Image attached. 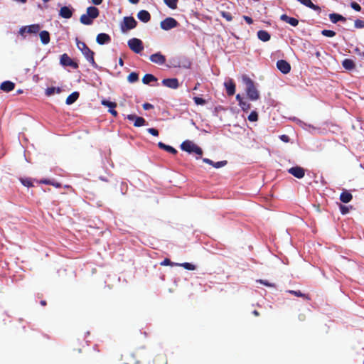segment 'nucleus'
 <instances>
[{
    "mask_svg": "<svg viewBox=\"0 0 364 364\" xmlns=\"http://www.w3.org/2000/svg\"><path fill=\"white\" fill-rule=\"evenodd\" d=\"M109 112L114 117H116L117 115V111L114 109V108H110L109 109Z\"/></svg>",
    "mask_w": 364,
    "mask_h": 364,
    "instance_id": "nucleus-53",
    "label": "nucleus"
},
{
    "mask_svg": "<svg viewBox=\"0 0 364 364\" xmlns=\"http://www.w3.org/2000/svg\"><path fill=\"white\" fill-rule=\"evenodd\" d=\"M96 41L100 45L109 43L111 41L110 36L107 33H100L97 36Z\"/></svg>",
    "mask_w": 364,
    "mask_h": 364,
    "instance_id": "nucleus-14",
    "label": "nucleus"
},
{
    "mask_svg": "<svg viewBox=\"0 0 364 364\" xmlns=\"http://www.w3.org/2000/svg\"><path fill=\"white\" fill-rule=\"evenodd\" d=\"M137 18L142 22L146 23L150 20L151 16H150V14L147 11L141 10L137 14Z\"/></svg>",
    "mask_w": 364,
    "mask_h": 364,
    "instance_id": "nucleus-17",
    "label": "nucleus"
},
{
    "mask_svg": "<svg viewBox=\"0 0 364 364\" xmlns=\"http://www.w3.org/2000/svg\"><path fill=\"white\" fill-rule=\"evenodd\" d=\"M277 68L284 74H287L291 70V66L288 62L284 60H279L277 62Z\"/></svg>",
    "mask_w": 364,
    "mask_h": 364,
    "instance_id": "nucleus-9",
    "label": "nucleus"
},
{
    "mask_svg": "<svg viewBox=\"0 0 364 364\" xmlns=\"http://www.w3.org/2000/svg\"><path fill=\"white\" fill-rule=\"evenodd\" d=\"M39 35L43 44L46 45L50 42V34L48 31H43Z\"/></svg>",
    "mask_w": 364,
    "mask_h": 364,
    "instance_id": "nucleus-23",
    "label": "nucleus"
},
{
    "mask_svg": "<svg viewBox=\"0 0 364 364\" xmlns=\"http://www.w3.org/2000/svg\"><path fill=\"white\" fill-rule=\"evenodd\" d=\"M42 1L46 2V3L49 1V0H42Z\"/></svg>",
    "mask_w": 364,
    "mask_h": 364,
    "instance_id": "nucleus-62",
    "label": "nucleus"
},
{
    "mask_svg": "<svg viewBox=\"0 0 364 364\" xmlns=\"http://www.w3.org/2000/svg\"><path fill=\"white\" fill-rule=\"evenodd\" d=\"M243 18H244L245 21L248 24H251V23H252L253 21H252V19L250 17L247 16H243Z\"/></svg>",
    "mask_w": 364,
    "mask_h": 364,
    "instance_id": "nucleus-51",
    "label": "nucleus"
},
{
    "mask_svg": "<svg viewBox=\"0 0 364 364\" xmlns=\"http://www.w3.org/2000/svg\"><path fill=\"white\" fill-rule=\"evenodd\" d=\"M350 6H351V7H352L354 10H355V11H360L361 10V7H360V6L358 4H357L356 2H352V3H351V4H350Z\"/></svg>",
    "mask_w": 364,
    "mask_h": 364,
    "instance_id": "nucleus-46",
    "label": "nucleus"
},
{
    "mask_svg": "<svg viewBox=\"0 0 364 364\" xmlns=\"http://www.w3.org/2000/svg\"><path fill=\"white\" fill-rule=\"evenodd\" d=\"M340 210L343 215L347 214L349 211V208L343 205H340Z\"/></svg>",
    "mask_w": 364,
    "mask_h": 364,
    "instance_id": "nucleus-45",
    "label": "nucleus"
},
{
    "mask_svg": "<svg viewBox=\"0 0 364 364\" xmlns=\"http://www.w3.org/2000/svg\"><path fill=\"white\" fill-rule=\"evenodd\" d=\"M222 16H223V18H225L228 21H230L232 19V15L230 14H229V13L223 12L222 13Z\"/></svg>",
    "mask_w": 364,
    "mask_h": 364,
    "instance_id": "nucleus-47",
    "label": "nucleus"
},
{
    "mask_svg": "<svg viewBox=\"0 0 364 364\" xmlns=\"http://www.w3.org/2000/svg\"><path fill=\"white\" fill-rule=\"evenodd\" d=\"M280 138H281V139H282V141H285V142L289 141V137H288V136H287V135H282V136H280Z\"/></svg>",
    "mask_w": 364,
    "mask_h": 364,
    "instance_id": "nucleus-55",
    "label": "nucleus"
},
{
    "mask_svg": "<svg viewBox=\"0 0 364 364\" xmlns=\"http://www.w3.org/2000/svg\"><path fill=\"white\" fill-rule=\"evenodd\" d=\"M257 37L259 40L267 42L270 39V35L266 31L260 30L257 32Z\"/></svg>",
    "mask_w": 364,
    "mask_h": 364,
    "instance_id": "nucleus-21",
    "label": "nucleus"
},
{
    "mask_svg": "<svg viewBox=\"0 0 364 364\" xmlns=\"http://www.w3.org/2000/svg\"><path fill=\"white\" fill-rule=\"evenodd\" d=\"M203 161L204 163H206V164H210V165H211V166H213V161H211V160H210V159H209L203 158Z\"/></svg>",
    "mask_w": 364,
    "mask_h": 364,
    "instance_id": "nucleus-52",
    "label": "nucleus"
},
{
    "mask_svg": "<svg viewBox=\"0 0 364 364\" xmlns=\"http://www.w3.org/2000/svg\"><path fill=\"white\" fill-rule=\"evenodd\" d=\"M59 15L65 18H70L73 15L72 10L68 6H63L60 9Z\"/></svg>",
    "mask_w": 364,
    "mask_h": 364,
    "instance_id": "nucleus-19",
    "label": "nucleus"
},
{
    "mask_svg": "<svg viewBox=\"0 0 364 364\" xmlns=\"http://www.w3.org/2000/svg\"><path fill=\"white\" fill-rule=\"evenodd\" d=\"M162 84L169 88L176 89L178 87L179 84L176 78H168L162 80Z\"/></svg>",
    "mask_w": 364,
    "mask_h": 364,
    "instance_id": "nucleus-12",
    "label": "nucleus"
},
{
    "mask_svg": "<svg viewBox=\"0 0 364 364\" xmlns=\"http://www.w3.org/2000/svg\"><path fill=\"white\" fill-rule=\"evenodd\" d=\"M297 1L299 2H300L301 4L306 6L314 11H316L318 12L321 11V8L318 6L313 4L311 0H297Z\"/></svg>",
    "mask_w": 364,
    "mask_h": 364,
    "instance_id": "nucleus-18",
    "label": "nucleus"
},
{
    "mask_svg": "<svg viewBox=\"0 0 364 364\" xmlns=\"http://www.w3.org/2000/svg\"><path fill=\"white\" fill-rule=\"evenodd\" d=\"M242 81L246 85V92L248 98L252 101L259 98V93L255 86L254 82L247 76H242Z\"/></svg>",
    "mask_w": 364,
    "mask_h": 364,
    "instance_id": "nucleus-1",
    "label": "nucleus"
},
{
    "mask_svg": "<svg viewBox=\"0 0 364 364\" xmlns=\"http://www.w3.org/2000/svg\"><path fill=\"white\" fill-rule=\"evenodd\" d=\"M280 19L283 21L287 22L292 26H296L299 24V21L293 17H289L286 14H282Z\"/></svg>",
    "mask_w": 364,
    "mask_h": 364,
    "instance_id": "nucleus-16",
    "label": "nucleus"
},
{
    "mask_svg": "<svg viewBox=\"0 0 364 364\" xmlns=\"http://www.w3.org/2000/svg\"><path fill=\"white\" fill-rule=\"evenodd\" d=\"M79 97V93L77 92H74L70 94L66 99V104L70 105L73 104Z\"/></svg>",
    "mask_w": 364,
    "mask_h": 364,
    "instance_id": "nucleus-24",
    "label": "nucleus"
},
{
    "mask_svg": "<svg viewBox=\"0 0 364 364\" xmlns=\"http://www.w3.org/2000/svg\"><path fill=\"white\" fill-rule=\"evenodd\" d=\"M342 65L345 69L348 70H350L355 68V63L350 59H345L343 61Z\"/></svg>",
    "mask_w": 364,
    "mask_h": 364,
    "instance_id": "nucleus-28",
    "label": "nucleus"
},
{
    "mask_svg": "<svg viewBox=\"0 0 364 364\" xmlns=\"http://www.w3.org/2000/svg\"><path fill=\"white\" fill-rule=\"evenodd\" d=\"M149 59L151 62L159 65H163L166 61L165 56L163 55L161 53L152 54Z\"/></svg>",
    "mask_w": 364,
    "mask_h": 364,
    "instance_id": "nucleus-11",
    "label": "nucleus"
},
{
    "mask_svg": "<svg viewBox=\"0 0 364 364\" xmlns=\"http://www.w3.org/2000/svg\"><path fill=\"white\" fill-rule=\"evenodd\" d=\"M321 33L326 37H333L336 35V33L331 30H323Z\"/></svg>",
    "mask_w": 364,
    "mask_h": 364,
    "instance_id": "nucleus-39",
    "label": "nucleus"
},
{
    "mask_svg": "<svg viewBox=\"0 0 364 364\" xmlns=\"http://www.w3.org/2000/svg\"><path fill=\"white\" fill-rule=\"evenodd\" d=\"M156 80H157L156 77H155L151 74H146L142 79V82L144 84H149L151 82H155Z\"/></svg>",
    "mask_w": 364,
    "mask_h": 364,
    "instance_id": "nucleus-32",
    "label": "nucleus"
},
{
    "mask_svg": "<svg viewBox=\"0 0 364 364\" xmlns=\"http://www.w3.org/2000/svg\"><path fill=\"white\" fill-rule=\"evenodd\" d=\"M128 46L136 53H139L144 49L142 41L135 38L129 40Z\"/></svg>",
    "mask_w": 364,
    "mask_h": 364,
    "instance_id": "nucleus-6",
    "label": "nucleus"
},
{
    "mask_svg": "<svg viewBox=\"0 0 364 364\" xmlns=\"http://www.w3.org/2000/svg\"><path fill=\"white\" fill-rule=\"evenodd\" d=\"M92 1L95 5H100L102 2V0H92Z\"/></svg>",
    "mask_w": 364,
    "mask_h": 364,
    "instance_id": "nucleus-56",
    "label": "nucleus"
},
{
    "mask_svg": "<svg viewBox=\"0 0 364 364\" xmlns=\"http://www.w3.org/2000/svg\"><path fill=\"white\" fill-rule=\"evenodd\" d=\"M76 44L77 48L82 52L85 58L88 62H90L93 67H96L97 65L94 60V52L92 51L84 42H81L76 40Z\"/></svg>",
    "mask_w": 364,
    "mask_h": 364,
    "instance_id": "nucleus-2",
    "label": "nucleus"
},
{
    "mask_svg": "<svg viewBox=\"0 0 364 364\" xmlns=\"http://www.w3.org/2000/svg\"><path fill=\"white\" fill-rule=\"evenodd\" d=\"M139 0H129V1L132 4H136L139 2Z\"/></svg>",
    "mask_w": 364,
    "mask_h": 364,
    "instance_id": "nucleus-58",
    "label": "nucleus"
},
{
    "mask_svg": "<svg viewBox=\"0 0 364 364\" xmlns=\"http://www.w3.org/2000/svg\"><path fill=\"white\" fill-rule=\"evenodd\" d=\"M177 21L172 17H167L160 23L161 28L164 31H168L177 27Z\"/></svg>",
    "mask_w": 364,
    "mask_h": 364,
    "instance_id": "nucleus-5",
    "label": "nucleus"
},
{
    "mask_svg": "<svg viewBox=\"0 0 364 364\" xmlns=\"http://www.w3.org/2000/svg\"><path fill=\"white\" fill-rule=\"evenodd\" d=\"M15 84L11 81H5L1 83L0 88L4 92H10L14 89Z\"/></svg>",
    "mask_w": 364,
    "mask_h": 364,
    "instance_id": "nucleus-20",
    "label": "nucleus"
},
{
    "mask_svg": "<svg viewBox=\"0 0 364 364\" xmlns=\"http://www.w3.org/2000/svg\"><path fill=\"white\" fill-rule=\"evenodd\" d=\"M153 107H154V106L151 104H149V103H144L143 105V108L145 110H148V109H152Z\"/></svg>",
    "mask_w": 364,
    "mask_h": 364,
    "instance_id": "nucleus-50",
    "label": "nucleus"
},
{
    "mask_svg": "<svg viewBox=\"0 0 364 364\" xmlns=\"http://www.w3.org/2000/svg\"><path fill=\"white\" fill-rule=\"evenodd\" d=\"M181 149L189 154L195 153L199 156L203 154L201 148L190 140L184 141L181 145Z\"/></svg>",
    "mask_w": 364,
    "mask_h": 364,
    "instance_id": "nucleus-3",
    "label": "nucleus"
},
{
    "mask_svg": "<svg viewBox=\"0 0 364 364\" xmlns=\"http://www.w3.org/2000/svg\"><path fill=\"white\" fill-rule=\"evenodd\" d=\"M289 173L297 178H302L304 176L305 171L300 166H295L289 168Z\"/></svg>",
    "mask_w": 364,
    "mask_h": 364,
    "instance_id": "nucleus-10",
    "label": "nucleus"
},
{
    "mask_svg": "<svg viewBox=\"0 0 364 364\" xmlns=\"http://www.w3.org/2000/svg\"><path fill=\"white\" fill-rule=\"evenodd\" d=\"M175 265L176 266H182L183 267L186 269L187 270H196L197 268H196V266L192 263H188V262H185V263H182V264H178V263H176Z\"/></svg>",
    "mask_w": 364,
    "mask_h": 364,
    "instance_id": "nucleus-33",
    "label": "nucleus"
},
{
    "mask_svg": "<svg viewBox=\"0 0 364 364\" xmlns=\"http://www.w3.org/2000/svg\"><path fill=\"white\" fill-rule=\"evenodd\" d=\"M198 89V86L196 85L195 87H194V90H197Z\"/></svg>",
    "mask_w": 364,
    "mask_h": 364,
    "instance_id": "nucleus-63",
    "label": "nucleus"
},
{
    "mask_svg": "<svg viewBox=\"0 0 364 364\" xmlns=\"http://www.w3.org/2000/svg\"><path fill=\"white\" fill-rule=\"evenodd\" d=\"M352 195L348 192H343L340 196V200L343 203H348L352 200Z\"/></svg>",
    "mask_w": 364,
    "mask_h": 364,
    "instance_id": "nucleus-30",
    "label": "nucleus"
},
{
    "mask_svg": "<svg viewBox=\"0 0 364 364\" xmlns=\"http://www.w3.org/2000/svg\"><path fill=\"white\" fill-rule=\"evenodd\" d=\"M287 292L296 296L302 297L307 300H310V297L307 294H303L301 291L288 290Z\"/></svg>",
    "mask_w": 364,
    "mask_h": 364,
    "instance_id": "nucleus-31",
    "label": "nucleus"
},
{
    "mask_svg": "<svg viewBox=\"0 0 364 364\" xmlns=\"http://www.w3.org/2000/svg\"><path fill=\"white\" fill-rule=\"evenodd\" d=\"M158 146L159 148L166 150V151L171 153V154H176L177 151L172 146L169 145H166L162 142H159Z\"/></svg>",
    "mask_w": 364,
    "mask_h": 364,
    "instance_id": "nucleus-27",
    "label": "nucleus"
},
{
    "mask_svg": "<svg viewBox=\"0 0 364 364\" xmlns=\"http://www.w3.org/2000/svg\"><path fill=\"white\" fill-rule=\"evenodd\" d=\"M138 80H139L138 74L134 72L131 73L127 77V80L130 83L136 82Z\"/></svg>",
    "mask_w": 364,
    "mask_h": 364,
    "instance_id": "nucleus-35",
    "label": "nucleus"
},
{
    "mask_svg": "<svg viewBox=\"0 0 364 364\" xmlns=\"http://www.w3.org/2000/svg\"><path fill=\"white\" fill-rule=\"evenodd\" d=\"M40 30V26L38 24H33L28 26L21 28L20 33H23L24 31H26L29 33H36Z\"/></svg>",
    "mask_w": 364,
    "mask_h": 364,
    "instance_id": "nucleus-15",
    "label": "nucleus"
},
{
    "mask_svg": "<svg viewBox=\"0 0 364 364\" xmlns=\"http://www.w3.org/2000/svg\"><path fill=\"white\" fill-rule=\"evenodd\" d=\"M41 183H46V184H50V181H48V180H43V181H41Z\"/></svg>",
    "mask_w": 364,
    "mask_h": 364,
    "instance_id": "nucleus-60",
    "label": "nucleus"
},
{
    "mask_svg": "<svg viewBox=\"0 0 364 364\" xmlns=\"http://www.w3.org/2000/svg\"><path fill=\"white\" fill-rule=\"evenodd\" d=\"M127 118L130 121H134V125L136 127H142L146 124V120L143 117H137L134 114H129Z\"/></svg>",
    "mask_w": 364,
    "mask_h": 364,
    "instance_id": "nucleus-7",
    "label": "nucleus"
},
{
    "mask_svg": "<svg viewBox=\"0 0 364 364\" xmlns=\"http://www.w3.org/2000/svg\"><path fill=\"white\" fill-rule=\"evenodd\" d=\"M147 132L153 136H157L159 135V132L157 129L154 128H149Z\"/></svg>",
    "mask_w": 364,
    "mask_h": 364,
    "instance_id": "nucleus-44",
    "label": "nucleus"
},
{
    "mask_svg": "<svg viewBox=\"0 0 364 364\" xmlns=\"http://www.w3.org/2000/svg\"><path fill=\"white\" fill-rule=\"evenodd\" d=\"M227 164V161H218V162H213V167L216 168H221L224 166H225Z\"/></svg>",
    "mask_w": 364,
    "mask_h": 364,
    "instance_id": "nucleus-41",
    "label": "nucleus"
},
{
    "mask_svg": "<svg viewBox=\"0 0 364 364\" xmlns=\"http://www.w3.org/2000/svg\"><path fill=\"white\" fill-rule=\"evenodd\" d=\"M165 4L172 9H175L177 7L178 0H164Z\"/></svg>",
    "mask_w": 364,
    "mask_h": 364,
    "instance_id": "nucleus-34",
    "label": "nucleus"
},
{
    "mask_svg": "<svg viewBox=\"0 0 364 364\" xmlns=\"http://www.w3.org/2000/svg\"><path fill=\"white\" fill-rule=\"evenodd\" d=\"M239 106L245 112H247L251 107V105L245 100H243L242 102H240V104L239 105Z\"/></svg>",
    "mask_w": 364,
    "mask_h": 364,
    "instance_id": "nucleus-36",
    "label": "nucleus"
},
{
    "mask_svg": "<svg viewBox=\"0 0 364 364\" xmlns=\"http://www.w3.org/2000/svg\"><path fill=\"white\" fill-rule=\"evenodd\" d=\"M252 314L255 316H259V313L257 311V310H254L252 311Z\"/></svg>",
    "mask_w": 364,
    "mask_h": 364,
    "instance_id": "nucleus-57",
    "label": "nucleus"
},
{
    "mask_svg": "<svg viewBox=\"0 0 364 364\" xmlns=\"http://www.w3.org/2000/svg\"><path fill=\"white\" fill-rule=\"evenodd\" d=\"M21 181L23 186L27 187H29L32 185L31 181L28 178H21Z\"/></svg>",
    "mask_w": 364,
    "mask_h": 364,
    "instance_id": "nucleus-43",
    "label": "nucleus"
},
{
    "mask_svg": "<svg viewBox=\"0 0 364 364\" xmlns=\"http://www.w3.org/2000/svg\"><path fill=\"white\" fill-rule=\"evenodd\" d=\"M41 304L44 306L46 305V301L45 300H42L41 301Z\"/></svg>",
    "mask_w": 364,
    "mask_h": 364,
    "instance_id": "nucleus-61",
    "label": "nucleus"
},
{
    "mask_svg": "<svg viewBox=\"0 0 364 364\" xmlns=\"http://www.w3.org/2000/svg\"><path fill=\"white\" fill-rule=\"evenodd\" d=\"M193 100L195 103L198 105H203L205 104V100L198 97H193Z\"/></svg>",
    "mask_w": 364,
    "mask_h": 364,
    "instance_id": "nucleus-40",
    "label": "nucleus"
},
{
    "mask_svg": "<svg viewBox=\"0 0 364 364\" xmlns=\"http://www.w3.org/2000/svg\"><path fill=\"white\" fill-rule=\"evenodd\" d=\"M60 63L64 66H70L73 68H77L78 66L67 54L61 55Z\"/></svg>",
    "mask_w": 364,
    "mask_h": 364,
    "instance_id": "nucleus-8",
    "label": "nucleus"
},
{
    "mask_svg": "<svg viewBox=\"0 0 364 364\" xmlns=\"http://www.w3.org/2000/svg\"><path fill=\"white\" fill-rule=\"evenodd\" d=\"M119 65H120V66H122V67L124 65V62H123V60H122V58H120V59L119 60Z\"/></svg>",
    "mask_w": 364,
    "mask_h": 364,
    "instance_id": "nucleus-59",
    "label": "nucleus"
},
{
    "mask_svg": "<svg viewBox=\"0 0 364 364\" xmlns=\"http://www.w3.org/2000/svg\"><path fill=\"white\" fill-rule=\"evenodd\" d=\"M62 90L60 87H50L46 90V95L49 97L55 93L60 94Z\"/></svg>",
    "mask_w": 364,
    "mask_h": 364,
    "instance_id": "nucleus-26",
    "label": "nucleus"
},
{
    "mask_svg": "<svg viewBox=\"0 0 364 364\" xmlns=\"http://www.w3.org/2000/svg\"><path fill=\"white\" fill-rule=\"evenodd\" d=\"M80 21L84 25H90L93 19L87 14H85L80 16Z\"/></svg>",
    "mask_w": 364,
    "mask_h": 364,
    "instance_id": "nucleus-25",
    "label": "nucleus"
},
{
    "mask_svg": "<svg viewBox=\"0 0 364 364\" xmlns=\"http://www.w3.org/2000/svg\"><path fill=\"white\" fill-rule=\"evenodd\" d=\"M161 265H175V264L172 263L168 259H165L163 262H161Z\"/></svg>",
    "mask_w": 364,
    "mask_h": 364,
    "instance_id": "nucleus-49",
    "label": "nucleus"
},
{
    "mask_svg": "<svg viewBox=\"0 0 364 364\" xmlns=\"http://www.w3.org/2000/svg\"><path fill=\"white\" fill-rule=\"evenodd\" d=\"M102 105L109 107V109L110 108H112H112H115L116 106H117V104L115 102H109V101H107L106 100H102Z\"/></svg>",
    "mask_w": 364,
    "mask_h": 364,
    "instance_id": "nucleus-37",
    "label": "nucleus"
},
{
    "mask_svg": "<svg viewBox=\"0 0 364 364\" xmlns=\"http://www.w3.org/2000/svg\"><path fill=\"white\" fill-rule=\"evenodd\" d=\"M258 119V114L256 111H252L248 116V120L250 122H256Z\"/></svg>",
    "mask_w": 364,
    "mask_h": 364,
    "instance_id": "nucleus-38",
    "label": "nucleus"
},
{
    "mask_svg": "<svg viewBox=\"0 0 364 364\" xmlns=\"http://www.w3.org/2000/svg\"><path fill=\"white\" fill-rule=\"evenodd\" d=\"M257 282H259L260 284H264V285H265L267 287H274V286L273 284L269 283L267 280L259 279V280H257Z\"/></svg>",
    "mask_w": 364,
    "mask_h": 364,
    "instance_id": "nucleus-48",
    "label": "nucleus"
},
{
    "mask_svg": "<svg viewBox=\"0 0 364 364\" xmlns=\"http://www.w3.org/2000/svg\"><path fill=\"white\" fill-rule=\"evenodd\" d=\"M92 19L96 18L99 16V10L96 7L90 6L87 9V13Z\"/></svg>",
    "mask_w": 364,
    "mask_h": 364,
    "instance_id": "nucleus-22",
    "label": "nucleus"
},
{
    "mask_svg": "<svg viewBox=\"0 0 364 364\" xmlns=\"http://www.w3.org/2000/svg\"><path fill=\"white\" fill-rule=\"evenodd\" d=\"M329 18H330L331 21L334 23H337L339 21H345L346 20L343 16H341L340 14H331L329 15Z\"/></svg>",
    "mask_w": 364,
    "mask_h": 364,
    "instance_id": "nucleus-29",
    "label": "nucleus"
},
{
    "mask_svg": "<svg viewBox=\"0 0 364 364\" xmlns=\"http://www.w3.org/2000/svg\"><path fill=\"white\" fill-rule=\"evenodd\" d=\"M355 26L358 28H364V21L362 20H356L355 21Z\"/></svg>",
    "mask_w": 364,
    "mask_h": 364,
    "instance_id": "nucleus-42",
    "label": "nucleus"
},
{
    "mask_svg": "<svg viewBox=\"0 0 364 364\" xmlns=\"http://www.w3.org/2000/svg\"><path fill=\"white\" fill-rule=\"evenodd\" d=\"M236 100L238 101V104L239 105L240 104V102H242L244 100L243 98L240 96V94H237L236 95Z\"/></svg>",
    "mask_w": 364,
    "mask_h": 364,
    "instance_id": "nucleus-54",
    "label": "nucleus"
},
{
    "mask_svg": "<svg viewBox=\"0 0 364 364\" xmlns=\"http://www.w3.org/2000/svg\"><path fill=\"white\" fill-rule=\"evenodd\" d=\"M136 23V20L133 17H124L121 24V29L122 32H126L128 30L134 28Z\"/></svg>",
    "mask_w": 364,
    "mask_h": 364,
    "instance_id": "nucleus-4",
    "label": "nucleus"
},
{
    "mask_svg": "<svg viewBox=\"0 0 364 364\" xmlns=\"http://www.w3.org/2000/svg\"><path fill=\"white\" fill-rule=\"evenodd\" d=\"M227 94L230 96L233 95L235 92V85L232 79H229L224 82Z\"/></svg>",
    "mask_w": 364,
    "mask_h": 364,
    "instance_id": "nucleus-13",
    "label": "nucleus"
}]
</instances>
